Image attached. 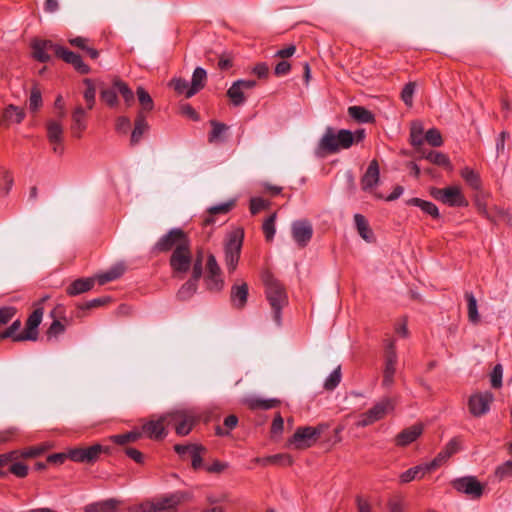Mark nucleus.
<instances>
[{"mask_svg": "<svg viewBox=\"0 0 512 512\" xmlns=\"http://www.w3.org/2000/svg\"><path fill=\"white\" fill-rule=\"evenodd\" d=\"M191 498V494L184 491L155 497L156 510L157 512H176L179 505L191 500Z\"/></svg>", "mask_w": 512, "mask_h": 512, "instance_id": "ddd939ff", "label": "nucleus"}, {"mask_svg": "<svg viewBox=\"0 0 512 512\" xmlns=\"http://www.w3.org/2000/svg\"><path fill=\"white\" fill-rule=\"evenodd\" d=\"M117 89L114 88H108L103 89L101 91V99L109 106V107H115L118 104V97H117Z\"/></svg>", "mask_w": 512, "mask_h": 512, "instance_id": "13d9d810", "label": "nucleus"}, {"mask_svg": "<svg viewBox=\"0 0 512 512\" xmlns=\"http://www.w3.org/2000/svg\"><path fill=\"white\" fill-rule=\"evenodd\" d=\"M148 129H149V125L146 121V116L143 113V111H139L137 113V116L135 119L134 129L131 133V138H130L131 145L138 144L140 142L143 134L146 131H148Z\"/></svg>", "mask_w": 512, "mask_h": 512, "instance_id": "c85d7f7f", "label": "nucleus"}, {"mask_svg": "<svg viewBox=\"0 0 512 512\" xmlns=\"http://www.w3.org/2000/svg\"><path fill=\"white\" fill-rule=\"evenodd\" d=\"M193 255L191 250V241L185 245L173 250L169 259L172 276L183 279L192 267Z\"/></svg>", "mask_w": 512, "mask_h": 512, "instance_id": "20e7f679", "label": "nucleus"}, {"mask_svg": "<svg viewBox=\"0 0 512 512\" xmlns=\"http://www.w3.org/2000/svg\"><path fill=\"white\" fill-rule=\"evenodd\" d=\"M43 317V308L35 309L26 321V328L22 333L16 335V341L32 340L35 341L38 337L37 328L40 325Z\"/></svg>", "mask_w": 512, "mask_h": 512, "instance_id": "a211bd4d", "label": "nucleus"}, {"mask_svg": "<svg viewBox=\"0 0 512 512\" xmlns=\"http://www.w3.org/2000/svg\"><path fill=\"white\" fill-rule=\"evenodd\" d=\"M248 284L244 281H236L230 291V301L233 307L243 309L248 299Z\"/></svg>", "mask_w": 512, "mask_h": 512, "instance_id": "4be33fe9", "label": "nucleus"}, {"mask_svg": "<svg viewBox=\"0 0 512 512\" xmlns=\"http://www.w3.org/2000/svg\"><path fill=\"white\" fill-rule=\"evenodd\" d=\"M407 205L415 206L421 209L425 214L431 216L434 219H438L440 217L439 210L437 206L430 202L417 197L411 198L407 200Z\"/></svg>", "mask_w": 512, "mask_h": 512, "instance_id": "2f4dec72", "label": "nucleus"}, {"mask_svg": "<svg viewBox=\"0 0 512 512\" xmlns=\"http://www.w3.org/2000/svg\"><path fill=\"white\" fill-rule=\"evenodd\" d=\"M354 221L359 235L367 242L374 240V235L369 227V223L366 218L361 214L354 215Z\"/></svg>", "mask_w": 512, "mask_h": 512, "instance_id": "4c0bfd02", "label": "nucleus"}, {"mask_svg": "<svg viewBox=\"0 0 512 512\" xmlns=\"http://www.w3.org/2000/svg\"><path fill=\"white\" fill-rule=\"evenodd\" d=\"M47 139L54 153L62 155L64 151V129L60 120H48L46 123Z\"/></svg>", "mask_w": 512, "mask_h": 512, "instance_id": "dca6fc26", "label": "nucleus"}, {"mask_svg": "<svg viewBox=\"0 0 512 512\" xmlns=\"http://www.w3.org/2000/svg\"><path fill=\"white\" fill-rule=\"evenodd\" d=\"M168 425H173L179 436L188 435L197 422L195 413L190 409H176L166 413Z\"/></svg>", "mask_w": 512, "mask_h": 512, "instance_id": "39448f33", "label": "nucleus"}, {"mask_svg": "<svg viewBox=\"0 0 512 512\" xmlns=\"http://www.w3.org/2000/svg\"><path fill=\"white\" fill-rule=\"evenodd\" d=\"M276 213L271 214L263 223L262 230L268 242L272 241L276 232Z\"/></svg>", "mask_w": 512, "mask_h": 512, "instance_id": "3c124183", "label": "nucleus"}, {"mask_svg": "<svg viewBox=\"0 0 512 512\" xmlns=\"http://www.w3.org/2000/svg\"><path fill=\"white\" fill-rule=\"evenodd\" d=\"M379 165L376 160H372L361 179L363 190L372 189L379 181Z\"/></svg>", "mask_w": 512, "mask_h": 512, "instance_id": "bb28decb", "label": "nucleus"}, {"mask_svg": "<svg viewBox=\"0 0 512 512\" xmlns=\"http://www.w3.org/2000/svg\"><path fill=\"white\" fill-rule=\"evenodd\" d=\"M396 406V399L384 397L376 402L370 409L359 415L356 422L357 427H367L377 421L384 419L389 413L393 412Z\"/></svg>", "mask_w": 512, "mask_h": 512, "instance_id": "7ed1b4c3", "label": "nucleus"}, {"mask_svg": "<svg viewBox=\"0 0 512 512\" xmlns=\"http://www.w3.org/2000/svg\"><path fill=\"white\" fill-rule=\"evenodd\" d=\"M397 353L394 340H387L384 353V369L382 386L389 388L394 383L396 373Z\"/></svg>", "mask_w": 512, "mask_h": 512, "instance_id": "9d476101", "label": "nucleus"}, {"mask_svg": "<svg viewBox=\"0 0 512 512\" xmlns=\"http://www.w3.org/2000/svg\"><path fill=\"white\" fill-rule=\"evenodd\" d=\"M87 113L85 109L82 106H77L71 115V126L70 130L74 137L80 138L82 136V133L87 128V122H86Z\"/></svg>", "mask_w": 512, "mask_h": 512, "instance_id": "5701e85b", "label": "nucleus"}, {"mask_svg": "<svg viewBox=\"0 0 512 512\" xmlns=\"http://www.w3.org/2000/svg\"><path fill=\"white\" fill-rule=\"evenodd\" d=\"M432 147H440L443 144L441 133L438 129L432 128L425 133V139Z\"/></svg>", "mask_w": 512, "mask_h": 512, "instance_id": "bf43d9fd", "label": "nucleus"}, {"mask_svg": "<svg viewBox=\"0 0 512 512\" xmlns=\"http://www.w3.org/2000/svg\"><path fill=\"white\" fill-rule=\"evenodd\" d=\"M423 157L429 160L431 163L439 166H448L450 164L449 158L441 152L429 151L426 154L423 153Z\"/></svg>", "mask_w": 512, "mask_h": 512, "instance_id": "603ef678", "label": "nucleus"}, {"mask_svg": "<svg viewBox=\"0 0 512 512\" xmlns=\"http://www.w3.org/2000/svg\"><path fill=\"white\" fill-rule=\"evenodd\" d=\"M142 437L141 430H132L124 434L111 436V440L118 445H125L128 443L136 442Z\"/></svg>", "mask_w": 512, "mask_h": 512, "instance_id": "79ce46f5", "label": "nucleus"}, {"mask_svg": "<svg viewBox=\"0 0 512 512\" xmlns=\"http://www.w3.org/2000/svg\"><path fill=\"white\" fill-rule=\"evenodd\" d=\"M227 96L234 106H240L246 101L244 89H242L236 81L228 89Z\"/></svg>", "mask_w": 512, "mask_h": 512, "instance_id": "a18cd8bd", "label": "nucleus"}, {"mask_svg": "<svg viewBox=\"0 0 512 512\" xmlns=\"http://www.w3.org/2000/svg\"><path fill=\"white\" fill-rule=\"evenodd\" d=\"M132 512H157L155 498L145 500L131 508Z\"/></svg>", "mask_w": 512, "mask_h": 512, "instance_id": "774afa93", "label": "nucleus"}, {"mask_svg": "<svg viewBox=\"0 0 512 512\" xmlns=\"http://www.w3.org/2000/svg\"><path fill=\"white\" fill-rule=\"evenodd\" d=\"M246 403L248 407L253 410H269L274 407H277L280 401L277 399L250 398L246 400Z\"/></svg>", "mask_w": 512, "mask_h": 512, "instance_id": "58836bf2", "label": "nucleus"}, {"mask_svg": "<svg viewBox=\"0 0 512 512\" xmlns=\"http://www.w3.org/2000/svg\"><path fill=\"white\" fill-rule=\"evenodd\" d=\"M68 43L84 51L93 60H96L100 55V52L92 45L89 38L82 36L72 37L68 39Z\"/></svg>", "mask_w": 512, "mask_h": 512, "instance_id": "a878e982", "label": "nucleus"}, {"mask_svg": "<svg viewBox=\"0 0 512 512\" xmlns=\"http://www.w3.org/2000/svg\"><path fill=\"white\" fill-rule=\"evenodd\" d=\"M428 471L426 470V465L412 467L400 475V482L409 483L415 479H421Z\"/></svg>", "mask_w": 512, "mask_h": 512, "instance_id": "a19ab883", "label": "nucleus"}, {"mask_svg": "<svg viewBox=\"0 0 512 512\" xmlns=\"http://www.w3.org/2000/svg\"><path fill=\"white\" fill-rule=\"evenodd\" d=\"M20 458V454L18 450L10 451L8 453L0 454V478L5 477L7 475L8 468L13 461H16Z\"/></svg>", "mask_w": 512, "mask_h": 512, "instance_id": "ea45409f", "label": "nucleus"}, {"mask_svg": "<svg viewBox=\"0 0 512 512\" xmlns=\"http://www.w3.org/2000/svg\"><path fill=\"white\" fill-rule=\"evenodd\" d=\"M8 471L18 478H25L28 475L27 465L19 462L18 460L13 461L8 468Z\"/></svg>", "mask_w": 512, "mask_h": 512, "instance_id": "0e129e2a", "label": "nucleus"}, {"mask_svg": "<svg viewBox=\"0 0 512 512\" xmlns=\"http://www.w3.org/2000/svg\"><path fill=\"white\" fill-rule=\"evenodd\" d=\"M56 56L62 59L64 62L72 65L74 69L80 74L85 75L90 73V67L84 63L82 57L79 54L74 53L61 45L56 48Z\"/></svg>", "mask_w": 512, "mask_h": 512, "instance_id": "aec40b11", "label": "nucleus"}, {"mask_svg": "<svg viewBox=\"0 0 512 512\" xmlns=\"http://www.w3.org/2000/svg\"><path fill=\"white\" fill-rule=\"evenodd\" d=\"M138 101L141 105V110L145 114V112H150L154 108V102L149 93L143 88L138 87L136 91Z\"/></svg>", "mask_w": 512, "mask_h": 512, "instance_id": "de8ad7c7", "label": "nucleus"}, {"mask_svg": "<svg viewBox=\"0 0 512 512\" xmlns=\"http://www.w3.org/2000/svg\"><path fill=\"white\" fill-rule=\"evenodd\" d=\"M119 504L116 499H107L87 505L84 512H117Z\"/></svg>", "mask_w": 512, "mask_h": 512, "instance_id": "7c9ffc66", "label": "nucleus"}, {"mask_svg": "<svg viewBox=\"0 0 512 512\" xmlns=\"http://www.w3.org/2000/svg\"><path fill=\"white\" fill-rule=\"evenodd\" d=\"M13 185V176L7 170L0 171V190L7 195Z\"/></svg>", "mask_w": 512, "mask_h": 512, "instance_id": "052dcab7", "label": "nucleus"}, {"mask_svg": "<svg viewBox=\"0 0 512 512\" xmlns=\"http://www.w3.org/2000/svg\"><path fill=\"white\" fill-rule=\"evenodd\" d=\"M190 239L181 228H173L168 233L160 237L154 245V250L157 252H168L185 245Z\"/></svg>", "mask_w": 512, "mask_h": 512, "instance_id": "6e6552de", "label": "nucleus"}, {"mask_svg": "<svg viewBox=\"0 0 512 512\" xmlns=\"http://www.w3.org/2000/svg\"><path fill=\"white\" fill-rule=\"evenodd\" d=\"M124 271L125 267L122 264H118L111 267L108 271L98 274L95 277V280H97L100 285H104L108 282L120 278L123 275Z\"/></svg>", "mask_w": 512, "mask_h": 512, "instance_id": "e433bc0d", "label": "nucleus"}, {"mask_svg": "<svg viewBox=\"0 0 512 512\" xmlns=\"http://www.w3.org/2000/svg\"><path fill=\"white\" fill-rule=\"evenodd\" d=\"M414 92L415 84L413 82L407 83L402 89L401 98L406 105L412 106Z\"/></svg>", "mask_w": 512, "mask_h": 512, "instance_id": "338daca9", "label": "nucleus"}, {"mask_svg": "<svg viewBox=\"0 0 512 512\" xmlns=\"http://www.w3.org/2000/svg\"><path fill=\"white\" fill-rule=\"evenodd\" d=\"M42 106V95L41 91L37 86H34L31 89L30 98H29V108L31 111L35 112Z\"/></svg>", "mask_w": 512, "mask_h": 512, "instance_id": "680f3d73", "label": "nucleus"}, {"mask_svg": "<svg viewBox=\"0 0 512 512\" xmlns=\"http://www.w3.org/2000/svg\"><path fill=\"white\" fill-rule=\"evenodd\" d=\"M341 381V367L334 369L324 382V388L328 391L334 390Z\"/></svg>", "mask_w": 512, "mask_h": 512, "instance_id": "6e6d98bb", "label": "nucleus"}, {"mask_svg": "<svg viewBox=\"0 0 512 512\" xmlns=\"http://www.w3.org/2000/svg\"><path fill=\"white\" fill-rule=\"evenodd\" d=\"M292 237L301 248L306 247L313 235V227L307 220L295 221L291 228Z\"/></svg>", "mask_w": 512, "mask_h": 512, "instance_id": "6ab92c4d", "label": "nucleus"}, {"mask_svg": "<svg viewBox=\"0 0 512 512\" xmlns=\"http://www.w3.org/2000/svg\"><path fill=\"white\" fill-rule=\"evenodd\" d=\"M423 433V425L415 424L402 430L395 437V444L399 447H405L414 442Z\"/></svg>", "mask_w": 512, "mask_h": 512, "instance_id": "b1692460", "label": "nucleus"}, {"mask_svg": "<svg viewBox=\"0 0 512 512\" xmlns=\"http://www.w3.org/2000/svg\"><path fill=\"white\" fill-rule=\"evenodd\" d=\"M495 476L499 480L512 477V460H508L502 465L498 466L495 470Z\"/></svg>", "mask_w": 512, "mask_h": 512, "instance_id": "69168bd1", "label": "nucleus"}, {"mask_svg": "<svg viewBox=\"0 0 512 512\" xmlns=\"http://www.w3.org/2000/svg\"><path fill=\"white\" fill-rule=\"evenodd\" d=\"M493 400L494 396L489 391L474 393L468 400L469 412L474 417H481L489 412Z\"/></svg>", "mask_w": 512, "mask_h": 512, "instance_id": "4468645a", "label": "nucleus"}, {"mask_svg": "<svg viewBox=\"0 0 512 512\" xmlns=\"http://www.w3.org/2000/svg\"><path fill=\"white\" fill-rule=\"evenodd\" d=\"M238 423V418L235 415H229L224 419V427L218 426L216 428V434L219 436L229 435L230 430L234 429Z\"/></svg>", "mask_w": 512, "mask_h": 512, "instance_id": "4d7b16f0", "label": "nucleus"}, {"mask_svg": "<svg viewBox=\"0 0 512 512\" xmlns=\"http://www.w3.org/2000/svg\"><path fill=\"white\" fill-rule=\"evenodd\" d=\"M243 238L244 232L240 229L234 230L228 235L224 252L225 264L229 273L234 272L237 268L243 245Z\"/></svg>", "mask_w": 512, "mask_h": 512, "instance_id": "423d86ee", "label": "nucleus"}, {"mask_svg": "<svg viewBox=\"0 0 512 512\" xmlns=\"http://www.w3.org/2000/svg\"><path fill=\"white\" fill-rule=\"evenodd\" d=\"M166 426H169L166 414H163L158 419H150L141 427L142 436L145 435L152 440H162L167 435Z\"/></svg>", "mask_w": 512, "mask_h": 512, "instance_id": "f3484780", "label": "nucleus"}, {"mask_svg": "<svg viewBox=\"0 0 512 512\" xmlns=\"http://www.w3.org/2000/svg\"><path fill=\"white\" fill-rule=\"evenodd\" d=\"M405 507V501L403 496L401 495H394L388 499V512H406Z\"/></svg>", "mask_w": 512, "mask_h": 512, "instance_id": "864d4df0", "label": "nucleus"}, {"mask_svg": "<svg viewBox=\"0 0 512 512\" xmlns=\"http://www.w3.org/2000/svg\"><path fill=\"white\" fill-rule=\"evenodd\" d=\"M233 206H234V202L230 201V202H226V203H222V204L210 207L208 209V215L203 220V225L209 226V225L214 224L215 223L214 216L219 215V214H227L232 209Z\"/></svg>", "mask_w": 512, "mask_h": 512, "instance_id": "f704fd0d", "label": "nucleus"}, {"mask_svg": "<svg viewBox=\"0 0 512 512\" xmlns=\"http://www.w3.org/2000/svg\"><path fill=\"white\" fill-rule=\"evenodd\" d=\"M352 145H354L352 131L347 129L335 131L334 128L327 127L318 143L317 154L319 156L335 154L341 150L349 149Z\"/></svg>", "mask_w": 512, "mask_h": 512, "instance_id": "f257e3e1", "label": "nucleus"}, {"mask_svg": "<svg viewBox=\"0 0 512 512\" xmlns=\"http://www.w3.org/2000/svg\"><path fill=\"white\" fill-rule=\"evenodd\" d=\"M202 276H200L199 267L197 266L194 271H192V276L189 280H187L178 290L177 298L181 301H185L191 298L196 290L197 283Z\"/></svg>", "mask_w": 512, "mask_h": 512, "instance_id": "393cba45", "label": "nucleus"}, {"mask_svg": "<svg viewBox=\"0 0 512 512\" xmlns=\"http://www.w3.org/2000/svg\"><path fill=\"white\" fill-rule=\"evenodd\" d=\"M210 124L212 126V130L209 133L208 141L210 143H215V142H218V141H222L223 140V135L228 130V126L226 124H224V123H220V122L215 121V120H212L210 122Z\"/></svg>", "mask_w": 512, "mask_h": 512, "instance_id": "c03bdc74", "label": "nucleus"}, {"mask_svg": "<svg viewBox=\"0 0 512 512\" xmlns=\"http://www.w3.org/2000/svg\"><path fill=\"white\" fill-rule=\"evenodd\" d=\"M95 278H80L73 281L67 288L66 293L69 296H77L91 290L94 286Z\"/></svg>", "mask_w": 512, "mask_h": 512, "instance_id": "c756f323", "label": "nucleus"}, {"mask_svg": "<svg viewBox=\"0 0 512 512\" xmlns=\"http://www.w3.org/2000/svg\"><path fill=\"white\" fill-rule=\"evenodd\" d=\"M452 486L472 499L480 498L484 491V486L474 476L457 478L452 482Z\"/></svg>", "mask_w": 512, "mask_h": 512, "instance_id": "2eb2a0df", "label": "nucleus"}, {"mask_svg": "<svg viewBox=\"0 0 512 512\" xmlns=\"http://www.w3.org/2000/svg\"><path fill=\"white\" fill-rule=\"evenodd\" d=\"M431 196L450 207H466L468 201L458 186H448L445 188H433L430 192Z\"/></svg>", "mask_w": 512, "mask_h": 512, "instance_id": "0eeeda50", "label": "nucleus"}, {"mask_svg": "<svg viewBox=\"0 0 512 512\" xmlns=\"http://www.w3.org/2000/svg\"><path fill=\"white\" fill-rule=\"evenodd\" d=\"M256 462H260L261 459H255ZM264 464L272 463V464H281L284 466H291L293 463V459L289 454H276L262 459Z\"/></svg>", "mask_w": 512, "mask_h": 512, "instance_id": "8fccbe9b", "label": "nucleus"}, {"mask_svg": "<svg viewBox=\"0 0 512 512\" xmlns=\"http://www.w3.org/2000/svg\"><path fill=\"white\" fill-rule=\"evenodd\" d=\"M266 298L273 311V319L281 325V311L288 305V296L284 286L273 276L267 275L264 279Z\"/></svg>", "mask_w": 512, "mask_h": 512, "instance_id": "f03ea898", "label": "nucleus"}, {"mask_svg": "<svg viewBox=\"0 0 512 512\" xmlns=\"http://www.w3.org/2000/svg\"><path fill=\"white\" fill-rule=\"evenodd\" d=\"M461 176L463 179L473 188V189H479L481 186V181L479 178V175L474 172L470 168H464L461 171Z\"/></svg>", "mask_w": 512, "mask_h": 512, "instance_id": "5fc2aeb1", "label": "nucleus"}, {"mask_svg": "<svg viewBox=\"0 0 512 512\" xmlns=\"http://www.w3.org/2000/svg\"><path fill=\"white\" fill-rule=\"evenodd\" d=\"M84 84L86 86V89L84 91L83 97L87 104V109L91 110L93 109L95 102H96V88L94 86V83L91 79L86 78L84 79Z\"/></svg>", "mask_w": 512, "mask_h": 512, "instance_id": "09e8293b", "label": "nucleus"}, {"mask_svg": "<svg viewBox=\"0 0 512 512\" xmlns=\"http://www.w3.org/2000/svg\"><path fill=\"white\" fill-rule=\"evenodd\" d=\"M425 134L424 128L421 122L414 121L410 127V143L413 147L420 151V147L424 143Z\"/></svg>", "mask_w": 512, "mask_h": 512, "instance_id": "c9c22d12", "label": "nucleus"}, {"mask_svg": "<svg viewBox=\"0 0 512 512\" xmlns=\"http://www.w3.org/2000/svg\"><path fill=\"white\" fill-rule=\"evenodd\" d=\"M206 449L202 445H197L194 450L190 453L191 459H192V467L195 470H198L202 467L203 459H202V453L205 452Z\"/></svg>", "mask_w": 512, "mask_h": 512, "instance_id": "e2e57ef3", "label": "nucleus"}, {"mask_svg": "<svg viewBox=\"0 0 512 512\" xmlns=\"http://www.w3.org/2000/svg\"><path fill=\"white\" fill-rule=\"evenodd\" d=\"M465 298L467 300L469 321L473 324H477L480 321L478 308H477V300L472 292H466Z\"/></svg>", "mask_w": 512, "mask_h": 512, "instance_id": "37998d69", "label": "nucleus"}, {"mask_svg": "<svg viewBox=\"0 0 512 512\" xmlns=\"http://www.w3.org/2000/svg\"><path fill=\"white\" fill-rule=\"evenodd\" d=\"M206 288L209 291L219 292L224 287L222 271L213 254H209L206 262V273L204 276Z\"/></svg>", "mask_w": 512, "mask_h": 512, "instance_id": "f8f14e48", "label": "nucleus"}, {"mask_svg": "<svg viewBox=\"0 0 512 512\" xmlns=\"http://www.w3.org/2000/svg\"><path fill=\"white\" fill-rule=\"evenodd\" d=\"M108 448L100 444H94L88 447H76L68 450L70 460L78 463H94L102 453L107 452Z\"/></svg>", "mask_w": 512, "mask_h": 512, "instance_id": "9b49d317", "label": "nucleus"}, {"mask_svg": "<svg viewBox=\"0 0 512 512\" xmlns=\"http://www.w3.org/2000/svg\"><path fill=\"white\" fill-rule=\"evenodd\" d=\"M348 115L358 123L374 122L373 113L363 106H350L348 108Z\"/></svg>", "mask_w": 512, "mask_h": 512, "instance_id": "473e14b6", "label": "nucleus"}, {"mask_svg": "<svg viewBox=\"0 0 512 512\" xmlns=\"http://www.w3.org/2000/svg\"><path fill=\"white\" fill-rule=\"evenodd\" d=\"M113 86L121 94L127 106H131L134 102V93L128 85L120 79H115Z\"/></svg>", "mask_w": 512, "mask_h": 512, "instance_id": "49530a36", "label": "nucleus"}, {"mask_svg": "<svg viewBox=\"0 0 512 512\" xmlns=\"http://www.w3.org/2000/svg\"><path fill=\"white\" fill-rule=\"evenodd\" d=\"M31 47L33 50V57L37 61L45 63L51 59L48 52L53 51L56 55V48L59 47V45L51 40H34L31 43Z\"/></svg>", "mask_w": 512, "mask_h": 512, "instance_id": "412c9836", "label": "nucleus"}, {"mask_svg": "<svg viewBox=\"0 0 512 512\" xmlns=\"http://www.w3.org/2000/svg\"><path fill=\"white\" fill-rule=\"evenodd\" d=\"M323 429L321 426L318 427H299L293 434L289 443L294 446L295 449L302 450L313 446L319 439Z\"/></svg>", "mask_w": 512, "mask_h": 512, "instance_id": "1a4fd4ad", "label": "nucleus"}, {"mask_svg": "<svg viewBox=\"0 0 512 512\" xmlns=\"http://www.w3.org/2000/svg\"><path fill=\"white\" fill-rule=\"evenodd\" d=\"M207 80V73L205 69L201 67H197L192 75V80L190 83L189 90L187 91V98H191L196 93H198L200 90H202L205 87Z\"/></svg>", "mask_w": 512, "mask_h": 512, "instance_id": "cd10ccee", "label": "nucleus"}, {"mask_svg": "<svg viewBox=\"0 0 512 512\" xmlns=\"http://www.w3.org/2000/svg\"><path fill=\"white\" fill-rule=\"evenodd\" d=\"M25 118V112L23 109L14 106L12 104L8 105L3 114H2V122L9 123H21Z\"/></svg>", "mask_w": 512, "mask_h": 512, "instance_id": "72a5a7b5", "label": "nucleus"}]
</instances>
